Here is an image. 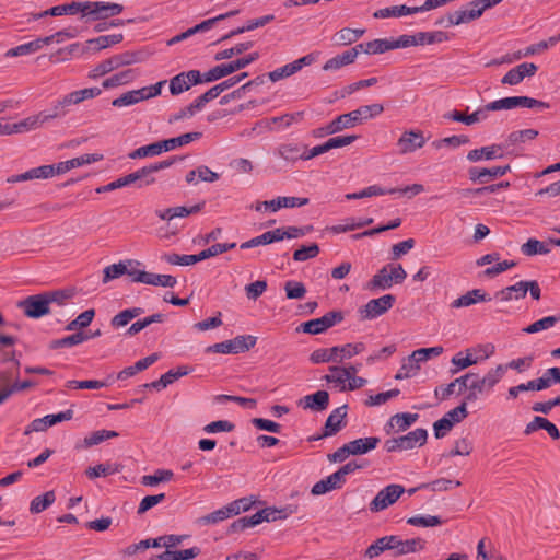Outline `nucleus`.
<instances>
[{"label": "nucleus", "instance_id": "obj_2", "mask_svg": "<svg viewBox=\"0 0 560 560\" xmlns=\"http://www.w3.org/2000/svg\"><path fill=\"white\" fill-rule=\"evenodd\" d=\"M141 54L133 51H125L122 54L115 55L108 59L103 60L96 65L89 73L90 79H96L103 77L113 70L121 67L129 66L141 61Z\"/></svg>", "mask_w": 560, "mask_h": 560}, {"label": "nucleus", "instance_id": "obj_1", "mask_svg": "<svg viewBox=\"0 0 560 560\" xmlns=\"http://www.w3.org/2000/svg\"><path fill=\"white\" fill-rule=\"evenodd\" d=\"M365 350L363 342L346 343L343 346H335L332 348H319L311 353L310 360L314 364L326 362H342Z\"/></svg>", "mask_w": 560, "mask_h": 560}, {"label": "nucleus", "instance_id": "obj_64", "mask_svg": "<svg viewBox=\"0 0 560 560\" xmlns=\"http://www.w3.org/2000/svg\"><path fill=\"white\" fill-rule=\"evenodd\" d=\"M284 291L288 299H303L306 293V288L302 282L290 280L285 282Z\"/></svg>", "mask_w": 560, "mask_h": 560}, {"label": "nucleus", "instance_id": "obj_8", "mask_svg": "<svg viewBox=\"0 0 560 560\" xmlns=\"http://www.w3.org/2000/svg\"><path fill=\"white\" fill-rule=\"evenodd\" d=\"M405 492V488L397 483H392L377 492L375 498L370 502L369 509L376 513L387 509L394 504Z\"/></svg>", "mask_w": 560, "mask_h": 560}, {"label": "nucleus", "instance_id": "obj_46", "mask_svg": "<svg viewBox=\"0 0 560 560\" xmlns=\"http://www.w3.org/2000/svg\"><path fill=\"white\" fill-rule=\"evenodd\" d=\"M420 371V365L416 363V360L410 355L402 359L401 366L395 375V380H405L413 377Z\"/></svg>", "mask_w": 560, "mask_h": 560}, {"label": "nucleus", "instance_id": "obj_21", "mask_svg": "<svg viewBox=\"0 0 560 560\" xmlns=\"http://www.w3.org/2000/svg\"><path fill=\"white\" fill-rule=\"evenodd\" d=\"M396 541L394 557H401L409 553H416L422 551L425 548V540L416 537L411 539H402L400 536L395 535Z\"/></svg>", "mask_w": 560, "mask_h": 560}, {"label": "nucleus", "instance_id": "obj_20", "mask_svg": "<svg viewBox=\"0 0 560 560\" xmlns=\"http://www.w3.org/2000/svg\"><path fill=\"white\" fill-rule=\"evenodd\" d=\"M298 405L303 409H311L316 412L324 411L329 405V394L326 390H317L301 398Z\"/></svg>", "mask_w": 560, "mask_h": 560}, {"label": "nucleus", "instance_id": "obj_55", "mask_svg": "<svg viewBox=\"0 0 560 560\" xmlns=\"http://www.w3.org/2000/svg\"><path fill=\"white\" fill-rule=\"evenodd\" d=\"M112 377L109 376L107 381H97V380H85V381H68V388H77V389H100L102 387H106L112 384Z\"/></svg>", "mask_w": 560, "mask_h": 560}, {"label": "nucleus", "instance_id": "obj_54", "mask_svg": "<svg viewBox=\"0 0 560 560\" xmlns=\"http://www.w3.org/2000/svg\"><path fill=\"white\" fill-rule=\"evenodd\" d=\"M238 12H240L238 10H232L224 14H220L215 18L205 20L201 23L195 25L194 27H190L189 28L190 33L192 35H195L196 33L208 31V30L212 28L219 21L234 16V15L238 14Z\"/></svg>", "mask_w": 560, "mask_h": 560}, {"label": "nucleus", "instance_id": "obj_41", "mask_svg": "<svg viewBox=\"0 0 560 560\" xmlns=\"http://www.w3.org/2000/svg\"><path fill=\"white\" fill-rule=\"evenodd\" d=\"M538 135L539 133L536 129H524L513 131L508 136L505 143H503V148L508 149L511 145H516L518 143L534 140L537 138Z\"/></svg>", "mask_w": 560, "mask_h": 560}, {"label": "nucleus", "instance_id": "obj_34", "mask_svg": "<svg viewBox=\"0 0 560 560\" xmlns=\"http://www.w3.org/2000/svg\"><path fill=\"white\" fill-rule=\"evenodd\" d=\"M381 439L377 436L360 438L348 443L352 455H363L374 450Z\"/></svg>", "mask_w": 560, "mask_h": 560}, {"label": "nucleus", "instance_id": "obj_44", "mask_svg": "<svg viewBox=\"0 0 560 560\" xmlns=\"http://www.w3.org/2000/svg\"><path fill=\"white\" fill-rule=\"evenodd\" d=\"M56 501V494L52 490L45 492L42 495L35 497L30 504V512L38 514L48 509Z\"/></svg>", "mask_w": 560, "mask_h": 560}, {"label": "nucleus", "instance_id": "obj_58", "mask_svg": "<svg viewBox=\"0 0 560 560\" xmlns=\"http://www.w3.org/2000/svg\"><path fill=\"white\" fill-rule=\"evenodd\" d=\"M173 471L167 469H158L153 475H144L141 478L143 486H156L160 482L170 481L173 478Z\"/></svg>", "mask_w": 560, "mask_h": 560}, {"label": "nucleus", "instance_id": "obj_14", "mask_svg": "<svg viewBox=\"0 0 560 560\" xmlns=\"http://www.w3.org/2000/svg\"><path fill=\"white\" fill-rule=\"evenodd\" d=\"M102 93L100 88H85L82 90H77L66 94L62 98L58 100L62 105L65 110L69 114L71 107L82 103L85 100L94 98Z\"/></svg>", "mask_w": 560, "mask_h": 560}, {"label": "nucleus", "instance_id": "obj_56", "mask_svg": "<svg viewBox=\"0 0 560 560\" xmlns=\"http://www.w3.org/2000/svg\"><path fill=\"white\" fill-rule=\"evenodd\" d=\"M118 436V432L110 430H98L92 432L90 435L85 436L83 440L84 447H91L93 445H97L105 440Z\"/></svg>", "mask_w": 560, "mask_h": 560}, {"label": "nucleus", "instance_id": "obj_57", "mask_svg": "<svg viewBox=\"0 0 560 560\" xmlns=\"http://www.w3.org/2000/svg\"><path fill=\"white\" fill-rule=\"evenodd\" d=\"M504 368L498 365L494 369L489 370L480 380L485 385L487 392H490L504 376Z\"/></svg>", "mask_w": 560, "mask_h": 560}, {"label": "nucleus", "instance_id": "obj_28", "mask_svg": "<svg viewBox=\"0 0 560 560\" xmlns=\"http://www.w3.org/2000/svg\"><path fill=\"white\" fill-rule=\"evenodd\" d=\"M15 343V337L0 334V364L14 361L16 366L20 365V361L15 359V350L13 349Z\"/></svg>", "mask_w": 560, "mask_h": 560}, {"label": "nucleus", "instance_id": "obj_59", "mask_svg": "<svg viewBox=\"0 0 560 560\" xmlns=\"http://www.w3.org/2000/svg\"><path fill=\"white\" fill-rule=\"evenodd\" d=\"M95 316V310L90 308L82 312L75 319L71 320L67 326L66 330H77L88 327Z\"/></svg>", "mask_w": 560, "mask_h": 560}, {"label": "nucleus", "instance_id": "obj_29", "mask_svg": "<svg viewBox=\"0 0 560 560\" xmlns=\"http://www.w3.org/2000/svg\"><path fill=\"white\" fill-rule=\"evenodd\" d=\"M526 294L527 288L525 287V281H518L513 285H509L495 292L494 296L500 301L508 302L512 300L524 299Z\"/></svg>", "mask_w": 560, "mask_h": 560}, {"label": "nucleus", "instance_id": "obj_40", "mask_svg": "<svg viewBox=\"0 0 560 560\" xmlns=\"http://www.w3.org/2000/svg\"><path fill=\"white\" fill-rule=\"evenodd\" d=\"M278 155L285 161L295 162L298 160H303V147L296 143H282L279 145Z\"/></svg>", "mask_w": 560, "mask_h": 560}, {"label": "nucleus", "instance_id": "obj_30", "mask_svg": "<svg viewBox=\"0 0 560 560\" xmlns=\"http://www.w3.org/2000/svg\"><path fill=\"white\" fill-rule=\"evenodd\" d=\"M428 431L422 428H418L406 435L399 436L400 446L404 451L412 450L417 445L421 446L427 442Z\"/></svg>", "mask_w": 560, "mask_h": 560}, {"label": "nucleus", "instance_id": "obj_50", "mask_svg": "<svg viewBox=\"0 0 560 560\" xmlns=\"http://www.w3.org/2000/svg\"><path fill=\"white\" fill-rule=\"evenodd\" d=\"M521 252L525 256H534L537 254L546 255L550 253V247H548L545 242L538 241L536 238H529L521 246Z\"/></svg>", "mask_w": 560, "mask_h": 560}, {"label": "nucleus", "instance_id": "obj_25", "mask_svg": "<svg viewBox=\"0 0 560 560\" xmlns=\"http://www.w3.org/2000/svg\"><path fill=\"white\" fill-rule=\"evenodd\" d=\"M503 149H504L503 144H498V143L482 147L480 149H474L468 152L467 160L470 162H478L482 159L490 161V160H494L498 158H502L503 154L502 153L499 154L498 152L502 151Z\"/></svg>", "mask_w": 560, "mask_h": 560}, {"label": "nucleus", "instance_id": "obj_51", "mask_svg": "<svg viewBox=\"0 0 560 560\" xmlns=\"http://www.w3.org/2000/svg\"><path fill=\"white\" fill-rule=\"evenodd\" d=\"M358 113H359V108H357L350 113L337 116L335 118V120L338 125L339 130L342 131L345 129L352 128L355 125L362 122L364 120V118H363V116H360V114H358Z\"/></svg>", "mask_w": 560, "mask_h": 560}, {"label": "nucleus", "instance_id": "obj_42", "mask_svg": "<svg viewBox=\"0 0 560 560\" xmlns=\"http://www.w3.org/2000/svg\"><path fill=\"white\" fill-rule=\"evenodd\" d=\"M124 39L122 34L102 35L97 38L86 40V45L95 51L105 49L112 45L119 44Z\"/></svg>", "mask_w": 560, "mask_h": 560}, {"label": "nucleus", "instance_id": "obj_11", "mask_svg": "<svg viewBox=\"0 0 560 560\" xmlns=\"http://www.w3.org/2000/svg\"><path fill=\"white\" fill-rule=\"evenodd\" d=\"M511 171V166L508 165H499L493 167H479L472 166L467 171L468 178L474 183L487 184L490 180L504 176L506 173Z\"/></svg>", "mask_w": 560, "mask_h": 560}, {"label": "nucleus", "instance_id": "obj_4", "mask_svg": "<svg viewBox=\"0 0 560 560\" xmlns=\"http://www.w3.org/2000/svg\"><path fill=\"white\" fill-rule=\"evenodd\" d=\"M259 58V54L257 51L250 52L249 55L233 60L229 63H221L209 71L205 72L206 82H213L220 80L237 70L244 69L252 62L256 61Z\"/></svg>", "mask_w": 560, "mask_h": 560}, {"label": "nucleus", "instance_id": "obj_43", "mask_svg": "<svg viewBox=\"0 0 560 560\" xmlns=\"http://www.w3.org/2000/svg\"><path fill=\"white\" fill-rule=\"evenodd\" d=\"M524 96H509L500 98L487 104V109L490 110H502L512 109L515 107H523Z\"/></svg>", "mask_w": 560, "mask_h": 560}, {"label": "nucleus", "instance_id": "obj_53", "mask_svg": "<svg viewBox=\"0 0 560 560\" xmlns=\"http://www.w3.org/2000/svg\"><path fill=\"white\" fill-rule=\"evenodd\" d=\"M450 39L447 33L442 31L435 32H419L417 33V44L418 45H431L436 43L446 42Z\"/></svg>", "mask_w": 560, "mask_h": 560}, {"label": "nucleus", "instance_id": "obj_32", "mask_svg": "<svg viewBox=\"0 0 560 560\" xmlns=\"http://www.w3.org/2000/svg\"><path fill=\"white\" fill-rule=\"evenodd\" d=\"M201 137H202L201 132L195 131V132H187V133L180 135L175 138L161 140L163 152L172 151L176 148L186 145L195 140L200 139Z\"/></svg>", "mask_w": 560, "mask_h": 560}, {"label": "nucleus", "instance_id": "obj_9", "mask_svg": "<svg viewBox=\"0 0 560 560\" xmlns=\"http://www.w3.org/2000/svg\"><path fill=\"white\" fill-rule=\"evenodd\" d=\"M135 185L137 188H144L150 186L147 179V176L143 173L142 167L138 168L137 171L129 173L125 176H121L107 185L100 186L95 189L97 194L108 192L113 191L118 188H124L127 186Z\"/></svg>", "mask_w": 560, "mask_h": 560}, {"label": "nucleus", "instance_id": "obj_39", "mask_svg": "<svg viewBox=\"0 0 560 560\" xmlns=\"http://www.w3.org/2000/svg\"><path fill=\"white\" fill-rule=\"evenodd\" d=\"M487 389L482 384L479 374L474 373V376L469 381L467 393L465 394L463 400L468 405L469 402H474L479 399V396L486 393Z\"/></svg>", "mask_w": 560, "mask_h": 560}, {"label": "nucleus", "instance_id": "obj_7", "mask_svg": "<svg viewBox=\"0 0 560 560\" xmlns=\"http://www.w3.org/2000/svg\"><path fill=\"white\" fill-rule=\"evenodd\" d=\"M124 5L115 2L84 1V18L92 21L106 20L120 14Z\"/></svg>", "mask_w": 560, "mask_h": 560}, {"label": "nucleus", "instance_id": "obj_35", "mask_svg": "<svg viewBox=\"0 0 560 560\" xmlns=\"http://www.w3.org/2000/svg\"><path fill=\"white\" fill-rule=\"evenodd\" d=\"M264 517H265V515H262V512L260 510L253 515H246L241 518H237L230 525V532L231 533H240L246 528L254 527V526L265 522Z\"/></svg>", "mask_w": 560, "mask_h": 560}, {"label": "nucleus", "instance_id": "obj_48", "mask_svg": "<svg viewBox=\"0 0 560 560\" xmlns=\"http://www.w3.org/2000/svg\"><path fill=\"white\" fill-rule=\"evenodd\" d=\"M133 78H135L133 70L128 69V70L113 74L112 77L105 79L102 83V86L104 89L116 88V86L124 85V84L131 82L133 80Z\"/></svg>", "mask_w": 560, "mask_h": 560}, {"label": "nucleus", "instance_id": "obj_17", "mask_svg": "<svg viewBox=\"0 0 560 560\" xmlns=\"http://www.w3.org/2000/svg\"><path fill=\"white\" fill-rule=\"evenodd\" d=\"M205 205L206 201H201L190 207H172L164 210H155V214L163 221H171L175 218H186L190 214H196L205 208Z\"/></svg>", "mask_w": 560, "mask_h": 560}, {"label": "nucleus", "instance_id": "obj_47", "mask_svg": "<svg viewBox=\"0 0 560 560\" xmlns=\"http://www.w3.org/2000/svg\"><path fill=\"white\" fill-rule=\"evenodd\" d=\"M560 322V315H551L534 322L523 329L526 334H536L549 329Z\"/></svg>", "mask_w": 560, "mask_h": 560}, {"label": "nucleus", "instance_id": "obj_62", "mask_svg": "<svg viewBox=\"0 0 560 560\" xmlns=\"http://www.w3.org/2000/svg\"><path fill=\"white\" fill-rule=\"evenodd\" d=\"M165 260L171 265H179V266H190V265L197 264L199 261H202L201 257H199V254H196V255L171 254V255L165 256Z\"/></svg>", "mask_w": 560, "mask_h": 560}, {"label": "nucleus", "instance_id": "obj_52", "mask_svg": "<svg viewBox=\"0 0 560 560\" xmlns=\"http://www.w3.org/2000/svg\"><path fill=\"white\" fill-rule=\"evenodd\" d=\"M67 115L68 113L65 110L59 101H57L52 104L51 108L40 112L35 119L36 121L44 124L51 119L63 118Z\"/></svg>", "mask_w": 560, "mask_h": 560}, {"label": "nucleus", "instance_id": "obj_16", "mask_svg": "<svg viewBox=\"0 0 560 560\" xmlns=\"http://www.w3.org/2000/svg\"><path fill=\"white\" fill-rule=\"evenodd\" d=\"M425 144V138L421 130L405 131L398 139L397 145L401 154L415 152Z\"/></svg>", "mask_w": 560, "mask_h": 560}, {"label": "nucleus", "instance_id": "obj_49", "mask_svg": "<svg viewBox=\"0 0 560 560\" xmlns=\"http://www.w3.org/2000/svg\"><path fill=\"white\" fill-rule=\"evenodd\" d=\"M163 152L161 141L140 147L128 154L129 159H143L147 156H156Z\"/></svg>", "mask_w": 560, "mask_h": 560}, {"label": "nucleus", "instance_id": "obj_63", "mask_svg": "<svg viewBox=\"0 0 560 560\" xmlns=\"http://www.w3.org/2000/svg\"><path fill=\"white\" fill-rule=\"evenodd\" d=\"M319 254V246L313 243L308 246H301L293 253V259L295 261H305L310 258H314Z\"/></svg>", "mask_w": 560, "mask_h": 560}, {"label": "nucleus", "instance_id": "obj_19", "mask_svg": "<svg viewBox=\"0 0 560 560\" xmlns=\"http://www.w3.org/2000/svg\"><path fill=\"white\" fill-rule=\"evenodd\" d=\"M347 405L336 408L327 418L322 436H332L337 434L346 424Z\"/></svg>", "mask_w": 560, "mask_h": 560}, {"label": "nucleus", "instance_id": "obj_22", "mask_svg": "<svg viewBox=\"0 0 560 560\" xmlns=\"http://www.w3.org/2000/svg\"><path fill=\"white\" fill-rule=\"evenodd\" d=\"M346 483V479H342L338 471L329 475L328 477L317 481L311 490L313 495H322L329 491L341 489Z\"/></svg>", "mask_w": 560, "mask_h": 560}, {"label": "nucleus", "instance_id": "obj_61", "mask_svg": "<svg viewBox=\"0 0 560 560\" xmlns=\"http://www.w3.org/2000/svg\"><path fill=\"white\" fill-rule=\"evenodd\" d=\"M127 271V265L124 261L109 265L103 270V283H107L114 279H117L125 275Z\"/></svg>", "mask_w": 560, "mask_h": 560}, {"label": "nucleus", "instance_id": "obj_15", "mask_svg": "<svg viewBox=\"0 0 560 560\" xmlns=\"http://www.w3.org/2000/svg\"><path fill=\"white\" fill-rule=\"evenodd\" d=\"M362 52V45H355L354 47L336 55L328 59L324 66V71H335L345 66L351 65L355 61L357 57Z\"/></svg>", "mask_w": 560, "mask_h": 560}, {"label": "nucleus", "instance_id": "obj_24", "mask_svg": "<svg viewBox=\"0 0 560 560\" xmlns=\"http://www.w3.org/2000/svg\"><path fill=\"white\" fill-rule=\"evenodd\" d=\"M418 413H396L386 423L385 431L387 434H389L394 429H396L398 432L406 431L411 424H413L418 420Z\"/></svg>", "mask_w": 560, "mask_h": 560}, {"label": "nucleus", "instance_id": "obj_26", "mask_svg": "<svg viewBox=\"0 0 560 560\" xmlns=\"http://www.w3.org/2000/svg\"><path fill=\"white\" fill-rule=\"evenodd\" d=\"M158 360H159V354L152 353V354L137 361L133 365L127 366L124 370H121L117 374V378L125 381V380L136 375L138 372H141V371L148 369L150 365L155 363Z\"/></svg>", "mask_w": 560, "mask_h": 560}, {"label": "nucleus", "instance_id": "obj_60", "mask_svg": "<svg viewBox=\"0 0 560 560\" xmlns=\"http://www.w3.org/2000/svg\"><path fill=\"white\" fill-rule=\"evenodd\" d=\"M252 46H253V42L240 43V44L235 45L234 47H231V48H228V49L217 52L214 55V60L219 61V60L230 59L233 56L243 54L244 51L252 48Z\"/></svg>", "mask_w": 560, "mask_h": 560}, {"label": "nucleus", "instance_id": "obj_38", "mask_svg": "<svg viewBox=\"0 0 560 560\" xmlns=\"http://www.w3.org/2000/svg\"><path fill=\"white\" fill-rule=\"evenodd\" d=\"M49 13H51V16H60L63 14L75 15L81 13V18L84 19V1H72L70 3L55 5L49 9Z\"/></svg>", "mask_w": 560, "mask_h": 560}, {"label": "nucleus", "instance_id": "obj_5", "mask_svg": "<svg viewBox=\"0 0 560 560\" xmlns=\"http://www.w3.org/2000/svg\"><path fill=\"white\" fill-rule=\"evenodd\" d=\"M396 303V296L385 294L377 299L370 300L358 310L361 320H372L387 313Z\"/></svg>", "mask_w": 560, "mask_h": 560}, {"label": "nucleus", "instance_id": "obj_18", "mask_svg": "<svg viewBox=\"0 0 560 560\" xmlns=\"http://www.w3.org/2000/svg\"><path fill=\"white\" fill-rule=\"evenodd\" d=\"M240 503L241 501H233L226 506L202 516L199 521L203 524H215L222 522L232 515L238 514L241 511H246V506H240Z\"/></svg>", "mask_w": 560, "mask_h": 560}, {"label": "nucleus", "instance_id": "obj_45", "mask_svg": "<svg viewBox=\"0 0 560 560\" xmlns=\"http://www.w3.org/2000/svg\"><path fill=\"white\" fill-rule=\"evenodd\" d=\"M362 52L368 55L383 54L393 49L392 40L387 38L374 39L368 43H360Z\"/></svg>", "mask_w": 560, "mask_h": 560}, {"label": "nucleus", "instance_id": "obj_13", "mask_svg": "<svg viewBox=\"0 0 560 560\" xmlns=\"http://www.w3.org/2000/svg\"><path fill=\"white\" fill-rule=\"evenodd\" d=\"M72 417H73V410L68 409V410L61 411L59 413L47 415L43 418L35 419L26 428L25 434H28L31 432L45 431L48 428H50L59 422L71 420Z\"/></svg>", "mask_w": 560, "mask_h": 560}, {"label": "nucleus", "instance_id": "obj_12", "mask_svg": "<svg viewBox=\"0 0 560 560\" xmlns=\"http://www.w3.org/2000/svg\"><path fill=\"white\" fill-rule=\"evenodd\" d=\"M308 198H300V197H277L272 200L267 201H257L252 205L250 208L256 211L271 210L272 212L278 211L281 208H294L302 207L308 205Z\"/></svg>", "mask_w": 560, "mask_h": 560}, {"label": "nucleus", "instance_id": "obj_27", "mask_svg": "<svg viewBox=\"0 0 560 560\" xmlns=\"http://www.w3.org/2000/svg\"><path fill=\"white\" fill-rule=\"evenodd\" d=\"M488 112H489V109H487V105H485L483 107L478 108L470 115H465L459 110H453V112L446 114L444 117L447 119L457 121V122L472 125L482 119H486Z\"/></svg>", "mask_w": 560, "mask_h": 560}, {"label": "nucleus", "instance_id": "obj_33", "mask_svg": "<svg viewBox=\"0 0 560 560\" xmlns=\"http://www.w3.org/2000/svg\"><path fill=\"white\" fill-rule=\"evenodd\" d=\"M200 552L201 550L197 546L184 550L166 549L162 553L158 555L153 560H189L199 556Z\"/></svg>", "mask_w": 560, "mask_h": 560}, {"label": "nucleus", "instance_id": "obj_23", "mask_svg": "<svg viewBox=\"0 0 560 560\" xmlns=\"http://www.w3.org/2000/svg\"><path fill=\"white\" fill-rule=\"evenodd\" d=\"M395 541H396L395 535L380 537L366 548L364 556L370 559H373V558L378 557L381 553H383L385 551H392V553L394 555V551H395L394 542Z\"/></svg>", "mask_w": 560, "mask_h": 560}, {"label": "nucleus", "instance_id": "obj_10", "mask_svg": "<svg viewBox=\"0 0 560 560\" xmlns=\"http://www.w3.org/2000/svg\"><path fill=\"white\" fill-rule=\"evenodd\" d=\"M18 307L30 318H40L50 313L48 300L44 293L30 295L19 301Z\"/></svg>", "mask_w": 560, "mask_h": 560}, {"label": "nucleus", "instance_id": "obj_31", "mask_svg": "<svg viewBox=\"0 0 560 560\" xmlns=\"http://www.w3.org/2000/svg\"><path fill=\"white\" fill-rule=\"evenodd\" d=\"M389 265L384 266L380 269L372 279L368 282L366 289L370 291L375 290H387L392 288L393 282L389 273Z\"/></svg>", "mask_w": 560, "mask_h": 560}, {"label": "nucleus", "instance_id": "obj_37", "mask_svg": "<svg viewBox=\"0 0 560 560\" xmlns=\"http://www.w3.org/2000/svg\"><path fill=\"white\" fill-rule=\"evenodd\" d=\"M415 13H418L417 8L407 7L405 4H401V5H394L390 8L380 9L376 12H374V18H376V19L399 18V16L415 14Z\"/></svg>", "mask_w": 560, "mask_h": 560}, {"label": "nucleus", "instance_id": "obj_3", "mask_svg": "<svg viewBox=\"0 0 560 560\" xmlns=\"http://www.w3.org/2000/svg\"><path fill=\"white\" fill-rule=\"evenodd\" d=\"M257 337L252 335H240L234 339L214 343L206 348L207 353H244L255 347Z\"/></svg>", "mask_w": 560, "mask_h": 560}, {"label": "nucleus", "instance_id": "obj_6", "mask_svg": "<svg viewBox=\"0 0 560 560\" xmlns=\"http://www.w3.org/2000/svg\"><path fill=\"white\" fill-rule=\"evenodd\" d=\"M345 315L341 311H330L319 318L302 323L296 330L310 335H318L341 323Z\"/></svg>", "mask_w": 560, "mask_h": 560}, {"label": "nucleus", "instance_id": "obj_36", "mask_svg": "<svg viewBox=\"0 0 560 560\" xmlns=\"http://www.w3.org/2000/svg\"><path fill=\"white\" fill-rule=\"evenodd\" d=\"M183 160H184V156H172L167 160L155 162L150 165L143 166L142 170H143L144 175L147 176L149 185H153L156 182V179L154 177V173L165 170V168L172 166L177 161H183Z\"/></svg>", "mask_w": 560, "mask_h": 560}]
</instances>
